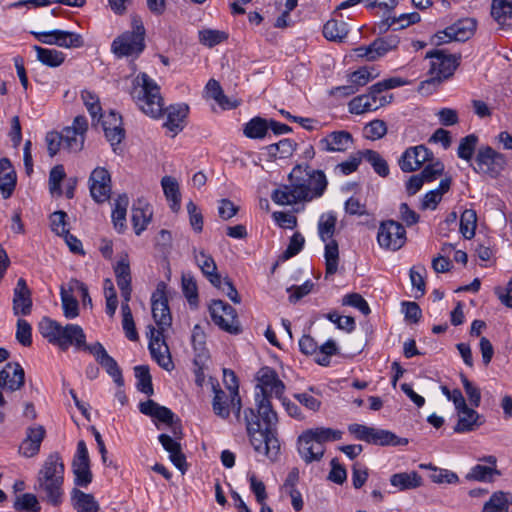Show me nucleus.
<instances>
[{
  "instance_id": "1",
  "label": "nucleus",
  "mask_w": 512,
  "mask_h": 512,
  "mask_svg": "<svg viewBox=\"0 0 512 512\" xmlns=\"http://www.w3.org/2000/svg\"><path fill=\"white\" fill-rule=\"evenodd\" d=\"M257 380L256 387L260 389V392L255 395L257 414L252 408L245 409L243 421L255 452L275 462L280 454L278 416L272 408L269 397L275 396L282 399L286 387L277 372L267 366L258 371Z\"/></svg>"
},
{
  "instance_id": "2",
  "label": "nucleus",
  "mask_w": 512,
  "mask_h": 512,
  "mask_svg": "<svg viewBox=\"0 0 512 512\" xmlns=\"http://www.w3.org/2000/svg\"><path fill=\"white\" fill-rule=\"evenodd\" d=\"M289 185H283L272 194V200L280 205H292L311 201L323 195L327 187L325 174L309 166L297 165L290 172Z\"/></svg>"
},
{
  "instance_id": "3",
  "label": "nucleus",
  "mask_w": 512,
  "mask_h": 512,
  "mask_svg": "<svg viewBox=\"0 0 512 512\" xmlns=\"http://www.w3.org/2000/svg\"><path fill=\"white\" fill-rule=\"evenodd\" d=\"M65 466L58 452L51 453L38 471L34 489L43 501L59 506L63 501Z\"/></svg>"
},
{
  "instance_id": "4",
  "label": "nucleus",
  "mask_w": 512,
  "mask_h": 512,
  "mask_svg": "<svg viewBox=\"0 0 512 512\" xmlns=\"http://www.w3.org/2000/svg\"><path fill=\"white\" fill-rule=\"evenodd\" d=\"M40 334L51 344L62 351L74 346L78 350L87 351L90 345L86 344L83 329L76 324L60 325L57 321L44 317L39 323Z\"/></svg>"
},
{
  "instance_id": "5",
  "label": "nucleus",
  "mask_w": 512,
  "mask_h": 512,
  "mask_svg": "<svg viewBox=\"0 0 512 512\" xmlns=\"http://www.w3.org/2000/svg\"><path fill=\"white\" fill-rule=\"evenodd\" d=\"M130 95L146 115L159 118L163 114L164 103L160 94V87L146 73H139L134 78Z\"/></svg>"
},
{
  "instance_id": "6",
  "label": "nucleus",
  "mask_w": 512,
  "mask_h": 512,
  "mask_svg": "<svg viewBox=\"0 0 512 512\" xmlns=\"http://www.w3.org/2000/svg\"><path fill=\"white\" fill-rule=\"evenodd\" d=\"M426 58L430 59L429 78L420 83L419 91L421 93H430L440 83L450 78L459 66L461 57L437 49L427 52Z\"/></svg>"
},
{
  "instance_id": "7",
  "label": "nucleus",
  "mask_w": 512,
  "mask_h": 512,
  "mask_svg": "<svg viewBox=\"0 0 512 512\" xmlns=\"http://www.w3.org/2000/svg\"><path fill=\"white\" fill-rule=\"evenodd\" d=\"M146 30L138 15L131 16V31H125L116 37L112 44V52L119 58L138 57L145 49Z\"/></svg>"
},
{
  "instance_id": "8",
  "label": "nucleus",
  "mask_w": 512,
  "mask_h": 512,
  "mask_svg": "<svg viewBox=\"0 0 512 512\" xmlns=\"http://www.w3.org/2000/svg\"><path fill=\"white\" fill-rule=\"evenodd\" d=\"M348 431L358 440L365 441L374 445L400 446L406 445L408 443L407 439L399 438L397 435L388 430L368 427L357 423L350 424L348 426Z\"/></svg>"
},
{
  "instance_id": "9",
  "label": "nucleus",
  "mask_w": 512,
  "mask_h": 512,
  "mask_svg": "<svg viewBox=\"0 0 512 512\" xmlns=\"http://www.w3.org/2000/svg\"><path fill=\"white\" fill-rule=\"evenodd\" d=\"M375 84L372 85L367 94L354 97L349 102V112L360 115L386 106L393 100L392 94H383L381 91L376 92Z\"/></svg>"
},
{
  "instance_id": "10",
  "label": "nucleus",
  "mask_w": 512,
  "mask_h": 512,
  "mask_svg": "<svg viewBox=\"0 0 512 512\" xmlns=\"http://www.w3.org/2000/svg\"><path fill=\"white\" fill-rule=\"evenodd\" d=\"M406 240V230L401 223L394 220L381 222L377 233L380 247L397 251L404 246Z\"/></svg>"
},
{
  "instance_id": "11",
  "label": "nucleus",
  "mask_w": 512,
  "mask_h": 512,
  "mask_svg": "<svg viewBox=\"0 0 512 512\" xmlns=\"http://www.w3.org/2000/svg\"><path fill=\"white\" fill-rule=\"evenodd\" d=\"M475 162V171L496 178L506 166V157L490 146H484L478 150Z\"/></svg>"
},
{
  "instance_id": "12",
  "label": "nucleus",
  "mask_w": 512,
  "mask_h": 512,
  "mask_svg": "<svg viewBox=\"0 0 512 512\" xmlns=\"http://www.w3.org/2000/svg\"><path fill=\"white\" fill-rule=\"evenodd\" d=\"M209 310L213 322L222 330L232 334L240 332L237 313L231 305L222 300H213Z\"/></svg>"
},
{
  "instance_id": "13",
  "label": "nucleus",
  "mask_w": 512,
  "mask_h": 512,
  "mask_svg": "<svg viewBox=\"0 0 512 512\" xmlns=\"http://www.w3.org/2000/svg\"><path fill=\"white\" fill-rule=\"evenodd\" d=\"M475 29L476 21L474 19H460L446 27L443 31L436 33L432 41L435 45H441L451 41H466L474 34Z\"/></svg>"
},
{
  "instance_id": "14",
  "label": "nucleus",
  "mask_w": 512,
  "mask_h": 512,
  "mask_svg": "<svg viewBox=\"0 0 512 512\" xmlns=\"http://www.w3.org/2000/svg\"><path fill=\"white\" fill-rule=\"evenodd\" d=\"M166 287L167 286L164 282H160L151 297L152 316L158 326L157 330L161 331H164L166 327H169L172 322L168 299L166 296Z\"/></svg>"
},
{
  "instance_id": "15",
  "label": "nucleus",
  "mask_w": 512,
  "mask_h": 512,
  "mask_svg": "<svg viewBox=\"0 0 512 512\" xmlns=\"http://www.w3.org/2000/svg\"><path fill=\"white\" fill-rule=\"evenodd\" d=\"M87 129L88 122L86 117H75L72 126L66 127L60 132L62 143H64V149L70 152H78L82 150Z\"/></svg>"
},
{
  "instance_id": "16",
  "label": "nucleus",
  "mask_w": 512,
  "mask_h": 512,
  "mask_svg": "<svg viewBox=\"0 0 512 512\" xmlns=\"http://www.w3.org/2000/svg\"><path fill=\"white\" fill-rule=\"evenodd\" d=\"M72 470L77 486L87 487L91 483L92 473L90 470V458L84 440H80L77 443V450L72 461Z\"/></svg>"
},
{
  "instance_id": "17",
  "label": "nucleus",
  "mask_w": 512,
  "mask_h": 512,
  "mask_svg": "<svg viewBox=\"0 0 512 512\" xmlns=\"http://www.w3.org/2000/svg\"><path fill=\"white\" fill-rule=\"evenodd\" d=\"M149 350L152 358L167 371L174 368L168 346L163 339V331L149 326Z\"/></svg>"
},
{
  "instance_id": "18",
  "label": "nucleus",
  "mask_w": 512,
  "mask_h": 512,
  "mask_svg": "<svg viewBox=\"0 0 512 512\" xmlns=\"http://www.w3.org/2000/svg\"><path fill=\"white\" fill-rule=\"evenodd\" d=\"M35 37L47 45H57L64 48H79L84 45L80 34L63 30L34 33Z\"/></svg>"
},
{
  "instance_id": "19",
  "label": "nucleus",
  "mask_w": 512,
  "mask_h": 512,
  "mask_svg": "<svg viewBox=\"0 0 512 512\" xmlns=\"http://www.w3.org/2000/svg\"><path fill=\"white\" fill-rule=\"evenodd\" d=\"M89 189L92 198L98 203H103L110 198L111 177L105 168L97 167L92 171Z\"/></svg>"
},
{
  "instance_id": "20",
  "label": "nucleus",
  "mask_w": 512,
  "mask_h": 512,
  "mask_svg": "<svg viewBox=\"0 0 512 512\" xmlns=\"http://www.w3.org/2000/svg\"><path fill=\"white\" fill-rule=\"evenodd\" d=\"M139 410L144 415L172 426V433L175 437L182 433L181 425L174 422V413L169 408L159 405L154 400H147L139 404Z\"/></svg>"
},
{
  "instance_id": "21",
  "label": "nucleus",
  "mask_w": 512,
  "mask_h": 512,
  "mask_svg": "<svg viewBox=\"0 0 512 512\" xmlns=\"http://www.w3.org/2000/svg\"><path fill=\"white\" fill-rule=\"evenodd\" d=\"M433 153L424 145L407 148L399 159V166L403 172L418 170L425 162L430 161Z\"/></svg>"
},
{
  "instance_id": "22",
  "label": "nucleus",
  "mask_w": 512,
  "mask_h": 512,
  "mask_svg": "<svg viewBox=\"0 0 512 512\" xmlns=\"http://www.w3.org/2000/svg\"><path fill=\"white\" fill-rule=\"evenodd\" d=\"M87 351L95 357L96 361L106 370L119 387L123 386L124 380L117 362L107 353L101 343L96 342L90 345Z\"/></svg>"
},
{
  "instance_id": "23",
  "label": "nucleus",
  "mask_w": 512,
  "mask_h": 512,
  "mask_svg": "<svg viewBox=\"0 0 512 512\" xmlns=\"http://www.w3.org/2000/svg\"><path fill=\"white\" fill-rule=\"evenodd\" d=\"M25 383V371L18 362H9L0 371V388L14 392Z\"/></svg>"
},
{
  "instance_id": "24",
  "label": "nucleus",
  "mask_w": 512,
  "mask_h": 512,
  "mask_svg": "<svg viewBox=\"0 0 512 512\" xmlns=\"http://www.w3.org/2000/svg\"><path fill=\"white\" fill-rule=\"evenodd\" d=\"M32 311L31 290L28 288L26 280L19 278L14 288L13 295V313L14 315L27 316Z\"/></svg>"
},
{
  "instance_id": "25",
  "label": "nucleus",
  "mask_w": 512,
  "mask_h": 512,
  "mask_svg": "<svg viewBox=\"0 0 512 512\" xmlns=\"http://www.w3.org/2000/svg\"><path fill=\"white\" fill-rule=\"evenodd\" d=\"M352 144V134L345 130L333 131L319 142L321 149L326 152H345Z\"/></svg>"
},
{
  "instance_id": "26",
  "label": "nucleus",
  "mask_w": 512,
  "mask_h": 512,
  "mask_svg": "<svg viewBox=\"0 0 512 512\" xmlns=\"http://www.w3.org/2000/svg\"><path fill=\"white\" fill-rule=\"evenodd\" d=\"M45 434L46 431L41 425L28 427L26 438L22 441L19 447L20 454L27 458L37 455L40 451V446Z\"/></svg>"
},
{
  "instance_id": "27",
  "label": "nucleus",
  "mask_w": 512,
  "mask_h": 512,
  "mask_svg": "<svg viewBox=\"0 0 512 512\" xmlns=\"http://www.w3.org/2000/svg\"><path fill=\"white\" fill-rule=\"evenodd\" d=\"M297 450L306 464L319 462L325 453V446L315 443L303 433L298 437Z\"/></svg>"
},
{
  "instance_id": "28",
  "label": "nucleus",
  "mask_w": 512,
  "mask_h": 512,
  "mask_svg": "<svg viewBox=\"0 0 512 512\" xmlns=\"http://www.w3.org/2000/svg\"><path fill=\"white\" fill-rule=\"evenodd\" d=\"M167 120L164 123L172 136L174 137L185 127V120L187 118L189 107L186 104L171 105L167 109Z\"/></svg>"
},
{
  "instance_id": "29",
  "label": "nucleus",
  "mask_w": 512,
  "mask_h": 512,
  "mask_svg": "<svg viewBox=\"0 0 512 512\" xmlns=\"http://www.w3.org/2000/svg\"><path fill=\"white\" fill-rule=\"evenodd\" d=\"M457 413L458 422L454 427V432L456 433L471 432L483 424L482 417L473 408L465 406L457 411Z\"/></svg>"
},
{
  "instance_id": "30",
  "label": "nucleus",
  "mask_w": 512,
  "mask_h": 512,
  "mask_svg": "<svg viewBox=\"0 0 512 512\" xmlns=\"http://www.w3.org/2000/svg\"><path fill=\"white\" fill-rule=\"evenodd\" d=\"M158 439L163 448L169 453L171 462L184 473L187 465L186 457L181 450V444L167 434H160Z\"/></svg>"
},
{
  "instance_id": "31",
  "label": "nucleus",
  "mask_w": 512,
  "mask_h": 512,
  "mask_svg": "<svg viewBox=\"0 0 512 512\" xmlns=\"http://www.w3.org/2000/svg\"><path fill=\"white\" fill-rule=\"evenodd\" d=\"M16 172L8 158L0 159V191L4 199H8L16 186Z\"/></svg>"
},
{
  "instance_id": "32",
  "label": "nucleus",
  "mask_w": 512,
  "mask_h": 512,
  "mask_svg": "<svg viewBox=\"0 0 512 512\" xmlns=\"http://www.w3.org/2000/svg\"><path fill=\"white\" fill-rule=\"evenodd\" d=\"M195 261L202 273L207 277L209 282L216 288L221 287V275L217 273V266L214 259L201 251L195 255Z\"/></svg>"
},
{
  "instance_id": "33",
  "label": "nucleus",
  "mask_w": 512,
  "mask_h": 512,
  "mask_svg": "<svg viewBox=\"0 0 512 512\" xmlns=\"http://www.w3.org/2000/svg\"><path fill=\"white\" fill-rule=\"evenodd\" d=\"M71 503L77 512H99L100 510L99 504L92 494L77 488L71 492Z\"/></svg>"
},
{
  "instance_id": "34",
  "label": "nucleus",
  "mask_w": 512,
  "mask_h": 512,
  "mask_svg": "<svg viewBox=\"0 0 512 512\" xmlns=\"http://www.w3.org/2000/svg\"><path fill=\"white\" fill-rule=\"evenodd\" d=\"M451 187V179L444 178L440 181L439 186L436 189H433L427 192L421 202L422 210H435L437 205L442 200V196L449 191Z\"/></svg>"
},
{
  "instance_id": "35",
  "label": "nucleus",
  "mask_w": 512,
  "mask_h": 512,
  "mask_svg": "<svg viewBox=\"0 0 512 512\" xmlns=\"http://www.w3.org/2000/svg\"><path fill=\"white\" fill-rule=\"evenodd\" d=\"M390 483L401 491L410 490L422 485V477L415 471L395 473L390 477Z\"/></svg>"
},
{
  "instance_id": "36",
  "label": "nucleus",
  "mask_w": 512,
  "mask_h": 512,
  "mask_svg": "<svg viewBox=\"0 0 512 512\" xmlns=\"http://www.w3.org/2000/svg\"><path fill=\"white\" fill-rule=\"evenodd\" d=\"M109 119L113 120V126H105L104 132L107 140L116 152V146L122 142L125 137V130L122 127V117L111 111L109 113Z\"/></svg>"
},
{
  "instance_id": "37",
  "label": "nucleus",
  "mask_w": 512,
  "mask_h": 512,
  "mask_svg": "<svg viewBox=\"0 0 512 512\" xmlns=\"http://www.w3.org/2000/svg\"><path fill=\"white\" fill-rule=\"evenodd\" d=\"M161 186L167 200L170 202L171 210L178 212L181 207V195L177 180L171 176H164L161 180Z\"/></svg>"
},
{
  "instance_id": "38",
  "label": "nucleus",
  "mask_w": 512,
  "mask_h": 512,
  "mask_svg": "<svg viewBox=\"0 0 512 512\" xmlns=\"http://www.w3.org/2000/svg\"><path fill=\"white\" fill-rule=\"evenodd\" d=\"M510 505H512V494L497 491L484 504L482 512H508Z\"/></svg>"
},
{
  "instance_id": "39",
  "label": "nucleus",
  "mask_w": 512,
  "mask_h": 512,
  "mask_svg": "<svg viewBox=\"0 0 512 512\" xmlns=\"http://www.w3.org/2000/svg\"><path fill=\"white\" fill-rule=\"evenodd\" d=\"M315 443H320L324 446L326 442L340 440L342 438V431L326 427H317L308 429L303 432Z\"/></svg>"
},
{
  "instance_id": "40",
  "label": "nucleus",
  "mask_w": 512,
  "mask_h": 512,
  "mask_svg": "<svg viewBox=\"0 0 512 512\" xmlns=\"http://www.w3.org/2000/svg\"><path fill=\"white\" fill-rule=\"evenodd\" d=\"M337 217L334 212H327L320 215L318 220V234L323 242L334 240Z\"/></svg>"
},
{
  "instance_id": "41",
  "label": "nucleus",
  "mask_w": 512,
  "mask_h": 512,
  "mask_svg": "<svg viewBox=\"0 0 512 512\" xmlns=\"http://www.w3.org/2000/svg\"><path fill=\"white\" fill-rule=\"evenodd\" d=\"M129 205V198L126 194L119 195L115 200L114 209L112 211V221L118 232L125 229L126 212Z\"/></svg>"
},
{
  "instance_id": "42",
  "label": "nucleus",
  "mask_w": 512,
  "mask_h": 512,
  "mask_svg": "<svg viewBox=\"0 0 512 512\" xmlns=\"http://www.w3.org/2000/svg\"><path fill=\"white\" fill-rule=\"evenodd\" d=\"M296 143L288 138L280 140L278 143L270 144L265 149L270 160L276 158H288L295 150Z\"/></svg>"
},
{
  "instance_id": "43",
  "label": "nucleus",
  "mask_w": 512,
  "mask_h": 512,
  "mask_svg": "<svg viewBox=\"0 0 512 512\" xmlns=\"http://www.w3.org/2000/svg\"><path fill=\"white\" fill-rule=\"evenodd\" d=\"M358 154L361 155L363 159L371 164L374 171L381 177H386L389 174V166L387 161L374 150L366 149L360 151Z\"/></svg>"
},
{
  "instance_id": "44",
  "label": "nucleus",
  "mask_w": 512,
  "mask_h": 512,
  "mask_svg": "<svg viewBox=\"0 0 512 512\" xmlns=\"http://www.w3.org/2000/svg\"><path fill=\"white\" fill-rule=\"evenodd\" d=\"M325 264H326V277L333 275L337 272L339 263V248L336 240L325 242Z\"/></svg>"
},
{
  "instance_id": "45",
  "label": "nucleus",
  "mask_w": 512,
  "mask_h": 512,
  "mask_svg": "<svg viewBox=\"0 0 512 512\" xmlns=\"http://www.w3.org/2000/svg\"><path fill=\"white\" fill-rule=\"evenodd\" d=\"M348 34L347 24L343 21L329 20L323 27V35L330 41H341Z\"/></svg>"
},
{
  "instance_id": "46",
  "label": "nucleus",
  "mask_w": 512,
  "mask_h": 512,
  "mask_svg": "<svg viewBox=\"0 0 512 512\" xmlns=\"http://www.w3.org/2000/svg\"><path fill=\"white\" fill-rule=\"evenodd\" d=\"M34 49L37 52V59L47 66L58 67L65 60V55L61 51L40 46H35Z\"/></svg>"
},
{
  "instance_id": "47",
  "label": "nucleus",
  "mask_w": 512,
  "mask_h": 512,
  "mask_svg": "<svg viewBox=\"0 0 512 512\" xmlns=\"http://www.w3.org/2000/svg\"><path fill=\"white\" fill-rule=\"evenodd\" d=\"M491 15L499 24L506 23L512 17V0H492Z\"/></svg>"
},
{
  "instance_id": "48",
  "label": "nucleus",
  "mask_w": 512,
  "mask_h": 512,
  "mask_svg": "<svg viewBox=\"0 0 512 512\" xmlns=\"http://www.w3.org/2000/svg\"><path fill=\"white\" fill-rule=\"evenodd\" d=\"M213 391H214V398L212 402V407L214 413L223 418L226 419L229 417L230 411H229V405H228V397L226 393L219 388V385H212Z\"/></svg>"
},
{
  "instance_id": "49",
  "label": "nucleus",
  "mask_w": 512,
  "mask_h": 512,
  "mask_svg": "<svg viewBox=\"0 0 512 512\" xmlns=\"http://www.w3.org/2000/svg\"><path fill=\"white\" fill-rule=\"evenodd\" d=\"M151 216L152 212L148 205L142 208L134 207L132 209L131 221L137 235H140L146 229Z\"/></svg>"
},
{
  "instance_id": "50",
  "label": "nucleus",
  "mask_w": 512,
  "mask_h": 512,
  "mask_svg": "<svg viewBox=\"0 0 512 512\" xmlns=\"http://www.w3.org/2000/svg\"><path fill=\"white\" fill-rule=\"evenodd\" d=\"M268 129V122L265 119L255 117L246 123L243 132L248 138L261 139L265 137Z\"/></svg>"
},
{
  "instance_id": "51",
  "label": "nucleus",
  "mask_w": 512,
  "mask_h": 512,
  "mask_svg": "<svg viewBox=\"0 0 512 512\" xmlns=\"http://www.w3.org/2000/svg\"><path fill=\"white\" fill-rule=\"evenodd\" d=\"M191 341L196 352L194 364L199 365L200 362L207 358V350L205 348V334L199 325L193 328Z\"/></svg>"
},
{
  "instance_id": "52",
  "label": "nucleus",
  "mask_w": 512,
  "mask_h": 512,
  "mask_svg": "<svg viewBox=\"0 0 512 512\" xmlns=\"http://www.w3.org/2000/svg\"><path fill=\"white\" fill-rule=\"evenodd\" d=\"M134 371L135 377L137 378V389L148 396L153 395L154 390L152 385V378L148 366H136Z\"/></svg>"
},
{
  "instance_id": "53",
  "label": "nucleus",
  "mask_w": 512,
  "mask_h": 512,
  "mask_svg": "<svg viewBox=\"0 0 512 512\" xmlns=\"http://www.w3.org/2000/svg\"><path fill=\"white\" fill-rule=\"evenodd\" d=\"M501 472L497 470L495 467L484 466L477 464L470 472L467 474L466 478L468 480H475L480 482H491L493 480V476H500Z\"/></svg>"
},
{
  "instance_id": "54",
  "label": "nucleus",
  "mask_w": 512,
  "mask_h": 512,
  "mask_svg": "<svg viewBox=\"0 0 512 512\" xmlns=\"http://www.w3.org/2000/svg\"><path fill=\"white\" fill-rule=\"evenodd\" d=\"M399 38L396 35H389L383 38L374 40L370 44V49L376 52L377 58L385 55L389 51L397 48L399 44Z\"/></svg>"
},
{
  "instance_id": "55",
  "label": "nucleus",
  "mask_w": 512,
  "mask_h": 512,
  "mask_svg": "<svg viewBox=\"0 0 512 512\" xmlns=\"http://www.w3.org/2000/svg\"><path fill=\"white\" fill-rule=\"evenodd\" d=\"M477 216L472 209L465 210L460 218V232L466 239H471L475 235Z\"/></svg>"
},
{
  "instance_id": "56",
  "label": "nucleus",
  "mask_w": 512,
  "mask_h": 512,
  "mask_svg": "<svg viewBox=\"0 0 512 512\" xmlns=\"http://www.w3.org/2000/svg\"><path fill=\"white\" fill-rule=\"evenodd\" d=\"M14 508L17 511L40 512L41 507L37 497L31 493H25L17 497Z\"/></svg>"
},
{
  "instance_id": "57",
  "label": "nucleus",
  "mask_w": 512,
  "mask_h": 512,
  "mask_svg": "<svg viewBox=\"0 0 512 512\" xmlns=\"http://www.w3.org/2000/svg\"><path fill=\"white\" fill-rule=\"evenodd\" d=\"M478 143V137L474 134H470L461 139L458 147V157L470 161L475 152Z\"/></svg>"
},
{
  "instance_id": "58",
  "label": "nucleus",
  "mask_w": 512,
  "mask_h": 512,
  "mask_svg": "<svg viewBox=\"0 0 512 512\" xmlns=\"http://www.w3.org/2000/svg\"><path fill=\"white\" fill-rule=\"evenodd\" d=\"M206 91L208 95L213 98L223 108H233L230 105L228 98L224 95L223 90L218 81L210 79L206 84Z\"/></svg>"
},
{
  "instance_id": "59",
  "label": "nucleus",
  "mask_w": 512,
  "mask_h": 512,
  "mask_svg": "<svg viewBox=\"0 0 512 512\" xmlns=\"http://www.w3.org/2000/svg\"><path fill=\"white\" fill-rule=\"evenodd\" d=\"M227 38L228 35L223 31L213 29H203L199 31V41L208 47L216 46Z\"/></svg>"
},
{
  "instance_id": "60",
  "label": "nucleus",
  "mask_w": 512,
  "mask_h": 512,
  "mask_svg": "<svg viewBox=\"0 0 512 512\" xmlns=\"http://www.w3.org/2000/svg\"><path fill=\"white\" fill-rule=\"evenodd\" d=\"M81 98L93 119L102 117V108L100 105L99 97L96 94L89 90H83L81 92Z\"/></svg>"
},
{
  "instance_id": "61",
  "label": "nucleus",
  "mask_w": 512,
  "mask_h": 512,
  "mask_svg": "<svg viewBox=\"0 0 512 512\" xmlns=\"http://www.w3.org/2000/svg\"><path fill=\"white\" fill-rule=\"evenodd\" d=\"M60 294L65 317L68 319L76 318L79 314L78 301L71 293L66 291L64 288H61Z\"/></svg>"
},
{
  "instance_id": "62",
  "label": "nucleus",
  "mask_w": 512,
  "mask_h": 512,
  "mask_svg": "<svg viewBox=\"0 0 512 512\" xmlns=\"http://www.w3.org/2000/svg\"><path fill=\"white\" fill-rule=\"evenodd\" d=\"M387 133V125L383 120L375 119L364 127V136L370 140H378Z\"/></svg>"
},
{
  "instance_id": "63",
  "label": "nucleus",
  "mask_w": 512,
  "mask_h": 512,
  "mask_svg": "<svg viewBox=\"0 0 512 512\" xmlns=\"http://www.w3.org/2000/svg\"><path fill=\"white\" fill-rule=\"evenodd\" d=\"M182 291L189 304L195 305L198 302V289L195 279L190 274L182 275Z\"/></svg>"
},
{
  "instance_id": "64",
  "label": "nucleus",
  "mask_w": 512,
  "mask_h": 512,
  "mask_svg": "<svg viewBox=\"0 0 512 512\" xmlns=\"http://www.w3.org/2000/svg\"><path fill=\"white\" fill-rule=\"evenodd\" d=\"M66 218L67 214L61 210L55 211L50 215L51 230L59 236H63L69 232Z\"/></svg>"
}]
</instances>
